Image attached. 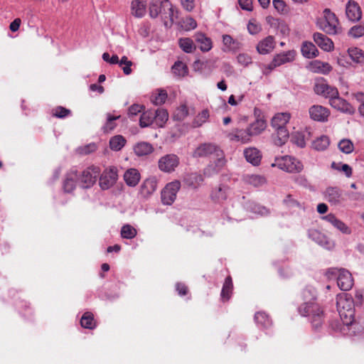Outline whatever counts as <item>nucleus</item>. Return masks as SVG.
Here are the masks:
<instances>
[{"mask_svg":"<svg viewBox=\"0 0 364 364\" xmlns=\"http://www.w3.org/2000/svg\"><path fill=\"white\" fill-rule=\"evenodd\" d=\"M192 156L197 159L209 160L210 163L203 171L204 174L208 176L218 173L227 163L223 151L214 143L199 144L193 151Z\"/></svg>","mask_w":364,"mask_h":364,"instance_id":"1","label":"nucleus"},{"mask_svg":"<svg viewBox=\"0 0 364 364\" xmlns=\"http://www.w3.org/2000/svg\"><path fill=\"white\" fill-rule=\"evenodd\" d=\"M336 306L343 324L346 326H353L354 304L352 297L345 293L338 294Z\"/></svg>","mask_w":364,"mask_h":364,"instance_id":"2","label":"nucleus"},{"mask_svg":"<svg viewBox=\"0 0 364 364\" xmlns=\"http://www.w3.org/2000/svg\"><path fill=\"white\" fill-rule=\"evenodd\" d=\"M300 314L303 316H309L313 326L316 328L320 327L323 320V311L319 305L315 302H306L299 308Z\"/></svg>","mask_w":364,"mask_h":364,"instance_id":"3","label":"nucleus"},{"mask_svg":"<svg viewBox=\"0 0 364 364\" xmlns=\"http://www.w3.org/2000/svg\"><path fill=\"white\" fill-rule=\"evenodd\" d=\"M323 13V17L317 21V25L319 28L330 35H335L339 33V22L335 14L329 9H325Z\"/></svg>","mask_w":364,"mask_h":364,"instance_id":"4","label":"nucleus"},{"mask_svg":"<svg viewBox=\"0 0 364 364\" xmlns=\"http://www.w3.org/2000/svg\"><path fill=\"white\" fill-rule=\"evenodd\" d=\"M326 274L329 279L337 277L338 286L343 291L350 290L353 285L352 275L346 269H329Z\"/></svg>","mask_w":364,"mask_h":364,"instance_id":"5","label":"nucleus"},{"mask_svg":"<svg viewBox=\"0 0 364 364\" xmlns=\"http://www.w3.org/2000/svg\"><path fill=\"white\" fill-rule=\"evenodd\" d=\"M272 166L289 173H299L303 170V164L301 161L290 156H284L277 158Z\"/></svg>","mask_w":364,"mask_h":364,"instance_id":"6","label":"nucleus"},{"mask_svg":"<svg viewBox=\"0 0 364 364\" xmlns=\"http://www.w3.org/2000/svg\"><path fill=\"white\" fill-rule=\"evenodd\" d=\"M100 169L97 166H90L85 169L80 175L78 181L82 188H89L96 182L100 176Z\"/></svg>","mask_w":364,"mask_h":364,"instance_id":"7","label":"nucleus"},{"mask_svg":"<svg viewBox=\"0 0 364 364\" xmlns=\"http://www.w3.org/2000/svg\"><path fill=\"white\" fill-rule=\"evenodd\" d=\"M181 188V183L178 181H174L168 183L161 191V198L164 205H171L176 198V195Z\"/></svg>","mask_w":364,"mask_h":364,"instance_id":"8","label":"nucleus"},{"mask_svg":"<svg viewBox=\"0 0 364 364\" xmlns=\"http://www.w3.org/2000/svg\"><path fill=\"white\" fill-rule=\"evenodd\" d=\"M179 164L180 159L177 155L168 154L159 159L158 167L161 171L170 173L175 171Z\"/></svg>","mask_w":364,"mask_h":364,"instance_id":"9","label":"nucleus"},{"mask_svg":"<svg viewBox=\"0 0 364 364\" xmlns=\"http://www.w3.org/2000/svg\"><path fill=\"white\" fill-rule=\"evenodd\" d=\"M117 178V168L115 167H109L105 170L100 177V186L102 189L107 190L114 186Z\"/></svg>","mask_w":364,"mask_h":364,"instance_id":"10","label":"nucleus"},{"mask_svg":"<svg viewBox=\"0 0 364 364\" xmlns=\"http://www.w3.org/2000/svg\"><path fill=\"white\" fill-rule=\"evenodd\" d=\"M314 91L317 95L324 96L329 98V100L338 95V91L336 87L328 85L324 81H318L315 84Z\"/></svg>","mask_w":364,"mask_h":364,"instance_id":"11","label":"nucleus"},{"mask_svg":"<svg viewBox=\"0 0 364 364\" xmlns=\"http://www.w3.org/2000/svg\"><path fill=\"white\" fill-rule=\"evenodd\" d=\"M330 105L334 109L348 114H353L355 112V108L348 102L342 97H339V94L337 97L330 100Z\"/></svg>","mask_w":364,"mask_h":364,"instance_id":"12","label":"nucleus"},{"mask_svg":"<svg viewBox=\"0 0 364 364\" xmlns=\"http://www.w3.org/2000/svg\"><path fill=\"white\" fill-rule=\"evenodd\" d=\"M158 179L156 176L146 178L141 185L139 194L143 198L149 197L157 188Z\"/></svg>","mask_w":364,"mask_h":364,"instance_id":"13","label":"nucleus"},{"mask_svg":"<svg viewBox=\"0 0 364 364\" xmlns=\"http://www.w3.org/2000/svg\"><path fill=\"white\" fill-rule=\"evenodd\" d=\"M346 14L348 20L358 21L362 17V11L358 4L354 0H349L346 5Z\"/></svg>","mask_w":364,"mask_h":364,"instance_id":"14","label":"nucleus"},{"mask_svg":"<svg viewBox=\"0 0 364 364\" xmlns=\"http://www.w3.org/2000/svg\"><path fill=\"white\" fill-rule=\"evenodd\" d=\"M311 119L317 122H326L330 114L329 110L321 105H313L309 110Z\"/></svg>","mask_w":364,"mask_h":364,"instance_id":"15","label":"nucleus"},{"mask_svg":"<svg viewBox=\"0 0 364 364\" xmlns=\"http://www.w3.org/2000/svg\"><path fill=\"white\" fill-rule=\"evenodd\" d=\"M230 193V190L228 186L220 185L212 191L210 197L213 201L220 203L227 200Z\"/></svg>","mask_w":364,"mask_h":364,"instance_id":"16","label":"nucleus"},{"mask_svg":"<svg viewBox=\"0 0 364 364\" xmlns=\"http://www.w3.org/2000/svg\"><path fill=\"white\" fill-rule=\"evenodd\" d=\"M161 13L162 17L165 19L168 18L170 23H173L174 19L177 18V11L174 10L173 6L169 0H161Z\"/></svg>","mask_w":364,"mask_h":364,"instance_id":"17","label":"nucleus"},{"mask_svg":"<svg viewBox=\"0 0 364 364\" xmlns=\"http://www.w3.org/2000/svg\"><path fill=\"white\" fill-rule=\"evenodd\" d=\"M228 137L231 141L246 144L251 141L252 136L247 128L246 129H235L229 134Z\"/></svg>","mask_w":364,"mask_h":364,"instance_id":"18","label":"nucleus"},{"mask_svg":"<svg viewBox=\"0 0 364 364\" xmlns=\"http://www.w3.org/2000/svg\"><path fill=\"white\" fill-rule=\"evenodd\" d=\"M223 44L222 49L224 52H236L242 47V43L239 41L228 34L223 36Z\"/></svg>","mask_w":364,"mask_h":364,"instance_id":"19","label":"nucleus"},{"mask_svg":"<svg viewBox=\"0 0 364 364\" xmlns=\"http://www.w3.org/2000/svg\"><path fill=\"white\" fill-rule=\"evenodd\" d=\"M314 41L321 49L325 51H331L333 49V41L321 33H315L314 34Z\"/></svg>","mask_w":364,"mask_h":364,"instance_id":"20","label":"nucleus"},{"mask_svg":"<svg viewBox=\"0 0 364 364\" xmlns=\"http://www.w3.org/2000/svg\"><path fill=\"white\" fill-rule=\"evenodd\" d=\"M78 181V173L76 170H70L65 176L63 182L64 191L70 193L76 187V181Z\"/></svg>","mask_w":364,"mask_h":364,"instance_id":"21","label":"nucleus"},{"mask_svg":"<svg viewBox=\"0 0 364 364\" xmlns=\"http://www.w3.org/2000/svg\"><path fill=\"white\" fill-rule=\"evenodd\" d=\"M196 42L198 44L199 48L203 52L209 51L213 47L212 40L203 33H196L194 35Z\"/></svg>","mask_w":364,"mask_h":364,"instance_id":"22","label":"nucleus"},{"mask_svg":"<svg viewBox=\"0 0 364 364\" xmlns=\"http://www.w3.org/2000/svg\"><path fill=\"white\" fill-rule=\"evenodd\" d=\"M141 178L139 171L136 168H129L124 174V180L127 186L131 187L136 186Z\"/></svg>","mask_w":364,"mask_h":364,"instance_id":"23","label":"nucleus"},{"mask_svg":"<svg viewBox=\"0 0 364 364\" xmlns=\"http://www.w3.org/2000/svg\"><path fill=\"white\" fill-rule=\"evenodd\" d=\"M274 47V38L271 36L266 37L257 46V50L259 53L265 55L270 53Z\"/></svg>","mask_w":364,"mask_h":364,"instance_id":"24","label":"nucleus"},{"mask_svg":"<svg viewBox=\"0 0 364 364\" xmlns=\"http://www.w3.org/2000/svg\"><path fill=\"white\" fill-rule=\"evenodd\" d=\"M244 156L246 160L254 166L258 165L260 163L262 158L260 151L255 147L245 149L244 151Z\"/></svg>","mask_w":364,"mask_h":364,"instance_id":"25","label":"nucleus"},{"mask_svg":"<svg viewBox=\"0 0 364 364\" xmlns=\"http://www.w3.org/2000/svg\"><path fill=\"white\" fill-rule=\"evenodd\" d=\"M325 197L329 203L336 205L340 203L342 200V193L337 188L330 187L326 190Z\"/></svg>","mask_w":364,"mask_h":364,"instance_id":"26","label":"nucleus"},{"mask_svg":"<svg viewBox=\"0 0 364 364\" xmlns=\"http://www.w3.org/2000/svg\"><path fill=\"white\" fill-rule=\"evenodd\" d=\"M295 50H291L277 54L273 60L277 66H280L284 63L292 62L295 59Z\"/></svg>","mask_w":364,"mask_h":364,"instance_id":"27","label":"nucleus"},{"mask_svg":"<svg viewBox=\"0 0 364 364\" xmlns=\"http://www.w3.org/2000/svg\"><path fill=\"white\" fill-rule=\"evenodd\" d=\"M311 133L308 130L295 132L291 136V141L300 148L306 146V141L309 139Z\"/></svg>","mask_w":364,"mask_h":364,"instance_id":"28","label":"nucleus"},{"mask_svg":"<svg viewBox=\"0 0 364 364\" xmlns=\"http://www.w3.org/2000/svg\"><path fill=\"white\" fill-rule=\"evenodd\" d=\"M266 127L267 124L264 119H257L250 124L247 128L250 134L254 136L260 134L266 129Z\"/></svg>","mask_w":364,"mask_h":364,"instance_id":"29","label":"nucleus"},{"mask_svg":"<svg viewBox=\"0 0 364 364\" xmlns=\"http://www.w3.org/2000/svg\"><path fill=\"white\" fill-rule=\"evenodd\" d=\"M310 70L314 73L328 74L332 68L328 63L314 60L310 64Z\"/></svg>","mask_w":364,"mask_h":364,"instance_id":"30","label":"nucleus"},{"mask_svg":"<svg viewBox=\"0 0 364 364\" xmlns=\"http://www.w3.org/2000/svg\"><path fill=\"white\" fill-rule=\"evenodd\" d=\"M274 129L276 131V136L274 138V144L277 146H282L289 139V131L286 127L275 128Z\"/></svg>","mask_w":364,"mask_h":364,"instance_id":"31","label":"nucleus"},{"mask_svg":"<svg viewBox=\"0 0 364 364\" xmlns=\"http://www.w3.org/2000/svg\"><path fill=\"white\" fill-rule=\"evenodd\" d=\"M132 13L136 17H142L146 13V1L144 0H133Z\"/></svg>","mask_w":364,"mask_h":364,"instance_id":"32","label":"nucleus"},{"mask_svg":"<svg viewBox=\"0 0 364 364\" xmlns=\"http://www.w3.org/2000/svg\"><path fill=\"white\" fill-rule=\"evenodd\" d=\"M290 119L289 113H278L272 119V126L274 129L286 127Z\"/></svg>","mask_w":364,"mask_h":364,"instance_id":"33","label":"nucleus"},{"mask_svg":"<svg viewBox=\"0 0 364 364\" xmlns=\"http://www.w3.org/2000/svg\"><path fill=\"white\" fill-rule=\"evenodd\" d=\"M302 55L306 58H313L318 55L316 47L311 42H304L301 46Z\"/></svg>","mask_w":364,"mask_h":364,"instance_id":"34","label":"nucleus"},{"mask_svg":"<svg viewBox=\"0 0 364 364\" xmlns=\"http://www.w3.org/2000/svg\"><path fill=\"white\" fill-rule=\"evenodd\" d=\"M204 178L202 174L199 173H192L185 178L187 185L193 188H198L203 181Z\"/></svg>","mask_w":364,"mask_h":364,"instance_id":"35","label":"nucleus"},{"mask_svg":"<svg viewBox=\"0 0 364 364\" xmlns=\"http://www.w3.org/2000/svg\"><path fill=\"white\" fill-rule=\"evenodd\" d=\"M246 183L255 187H259L266 183V178L260 175L247 174L244 177Z\"/></svg>","mask_w":364,"mask_h":364,"instance_id":"36","label":"nucleus"},{"mask_svg":"<svg viewBox=\"0 0 364 364\" xmlns=\"http://www.w3.org/2000/svg\"><path fill=\"white\" fill-rule=\"evenodd\" d=\"M134 151L137 156H142L152 153L154 148L149 143L139 142L134 146Z\"/></svg>","mask_w":364,"mask_h":364,"instance_id":"37","label":"nucleus"},{"mask_svg":"<svg viewBox=\"0 0 364 364\" xmlns=\"http://www.w3.org/2000/svg\"><path fill=\"white\" fill-rule=\"evenodd\" d=\"M179 47L186 53H192L196 50L193 41L189 38H181L178 40Z\"/></svg>","mask_w":364,"mask_h":364,"instance_id":"38","label":"nucleus"},{"mask_svg":"<svg viewBox=\"0 0 364 364\" xmlns=\"http://www.w3.org/2000/svg\"><path fill=\"white\" fill-rule=\"evenodd\" d=\"M348 53L350 59L357 63H364V50L358 48H350Z\"/></svg>","mask_w":364,"mask_h":364,"instance_id":"39","label":"nucleus"},{"mask_svg":"<svg viewBox=\"0 0 364 364\" xmlns=\"http://www.w3.org/2000/svg\"><path fill=\"white\" fill-rule=\"evenodd\" d=\"M126 140L121 135H117L111 138L109 141L110 149L113 151H119L125 145Z\"/></svg>","mask_w":364,"mask_h":364,"instance_id":"40","label":"nucleus"},{"mask_svg":"<svg viewBox=\"0 0 364 364\" xmlns=\"http://www.w3.org/2000/svg\"><path fill=\"white\" fill-rule=\"evenodd\" d=\"M154 119V113L151 110L144 112L140 117L139 125L141 127H146L151 125Z\"/></svg>","mask_w":364,"mask_h":364,"instance_id":"41","label":"nucleus"},{"mask_svg":"<svg viewBox=\"0 0 364 364\" xmlns=\"http://www.w3.org/2000/svg\"><path fill=\"white\" fill-rule=\"evenodd\" d=\"M232 289V282L230 277H228L223 284L221 291V297L223 300H228L230 298Z\"/></svg>","mask_w":364,"mask_h":364,"instance_id":"42","label":"nucleus"},{"mask_svg":"<svg viewBox=\"0 0 364 364\" xmlns=\"http://www.w3.org/2000/svg\"><path fill=\"white\" fill-rule=\"evenodd\" d=\"M137 234L136 230L131 225L126 224L122 227L121 236L124 239H133Z\"/></svg>","mask_w":364,"mask_h":364,"instance_id":"43","label":"nucleus"},{"mask_svg":"<svg viewBox=\"0 0 364 364\" xmlns=\"http://www.w3.org/2000/svg\"><path fill=\"white\" fill-rule=\"evenodd\" d=\"M154 119L159 126L163 127L168 118V114L164 109H157L154 112Z\"/></svg>","mask_w":364,"mask_h":364,"instance_id":"44","label":"nucleus"},{"mask_svg":"<svg viewBox=\"0 0 364 364\" xmlns=\"http://www.w3.org/2000/svg\"><path fill=\"white\" fill-rule=\"evenodd\" d=\"M107 122L102 127L105 132H109L112 131L117 126L115 121L120 117V115L114 116L110 113L106 114Z\"/></svg>","mask_w":364,"mask_h":364,"instance_id":"45","label":"nucleus"},{"mask_svg":"<svg viewBox=\"0 0 364 364\" xmlns=\"http://www.w3.org/2000/svg\"><path fill=\"white\" fill-rule=\"evenodd\" d=\"M82 327L85 328L92 329L95 326L93 315L90 312H85L80 320Z\"/></svg>","mask_w":364,"mask_h":364,"instance_id":"46","label":"nucleus"},{"mask_svg":"<svg viewBox=\"0 0 364 364\" xmlns=\"http://www.w3.org/2000/svg\"><path fill=\"white\" fill-rule=\"evenodd\" d=\"M172 72L177 77H183L188 73V68L183 63L178 61L172 66Z\"/></svg>","mask_w":364,"mask_h":364,"instance_id":"47","label":"nucleus"},{"mask_svg":"<svg viewBox=\"0 0 364 364\" xmlns=\"http://www.w3.org/2000/svg\"><path fill=\"white\" fill-rule=\"evenodd\" d=\"M329 145V139L326 136H321L313 141L312 146L318 151L325 150Z\"/></svg>","mask_w":364,"mask_h":364,"instance_id":"48","label":"nucleus"},{"mask_svg":"<svg viewBox=\"0 0 364 364\" xmlns=\"http://www.w3.org/2000/svg\"><path fill=\"white\" fill-rule=\"evenodd\" d=\"M255 320L256 323L264 328H268L271 326L272 321L269 316L264 312H257L255 315Z\"/></svg>","mask_w":364,"mask_h":364,"instance_id":"49","label":"nucleus"},{"mask_svg":"<svg viewBox=\"0 0 364 364\" xmlns=\"http://www.w3.org/2000/svg\"><path fill=\"white\" fill-rule=\"evenodd\" d=\"M209 111L203 109L201 112L198 113L193 122L194 127H199L202 126L209 118Z\"/></svg>","mask_w":364,"mask_h":364,"instance_id":"50","label":"nucleus"},{"mask_svg":"<svg viewBox=\"0 0 364 364\" xmlns=\"http://www.w3.org/2000/svg\"><path fill=\"white\" fill-rule=\"evenodd\" d=\"M167 92L164 90H159L156 94H154L151 97V102L156 105L164 104L167 99Z\"/></svg>","mask_w":364,"mask_h":364,"instance_id":"51","label":"nucleus"},{"mask_svg":"<svg viewBox=\"0 0 364 364\" xmlns=\"http://www.w3.org/2000/svg\"><path fill=\"white\" fill-rule=\"evenodd\" d=\"M161 0H151L149 5V15L151 18H156L161 13Z\"/></svg>","mask_w":364,"mask_h":364,"instance_id":"52","label":"nucleus"},{"mask_svg":"<svg viewBox=\"0 0 364 364\" xmlns=\"http://www.w3.org/2000/svg\"><path fill=\"white\" fill-rule=\"evenodd\" d=\"M338 148L345 154H350L354 149V146L350 139H343L339 141Z\"/></svg>","mask_w":364,"mask_h":364,"instance_id":"53","label":"nucleus"},{"mask_svg":"<svg viewBox=\"0 0 364 364\" xmlns=\"http://www.w3.org/2000/svg\"><path fill=\"white\" fill-rule=\"evenodd\" d=\"M181 25L182 28L185 31H191L197 27V23L196 20L191 16H188L183 19Z\"/></svg>","mask_w":364,"mask_h":364,"instance_id":"54","label":"nucleus"},{"mask_svg":"<svg viewBox=\"0 0 364 364\" xmlns=\"http://www.w3.org/2000/svg\"><path fill=\"white\" fill-rule=\"evenodd\" d=\"M353 95L356 101L359 103L358 107V112L360 117L364 118V92H358L354 93Z\"/></svg>","mask_w":364,"mask_h":364,"instance_id":"55","label":"nucleus"},{"mask_svg":"<svg viewBox=\"0 0 364 364\" xmlns=\"http://www.w3.org/2000/svg\"><path fill=\"white\" fill-rule=\"evenodd\" d=\"M132 65V62L128 59L127 56H123L119 62V66L122 68L124 73L127 75L132 73L131 66Z\"/></svg>","mask_w":364,"mask_h":364,"instance_id":"56","label":"nucleus"},{"mask_svg":"<svg viewBox=\"0 0 364 364\" xmlns=\"http://www.w3.org/2000/svg\"><path fill=\"white\" fill-rule=\"evenodd\" d=\"M348 35L354 38L364 36V26L356 25L353 26L348 31Z\"/></svg>","mask_w":364,"mask_h":364,"instance_id":"57","label":"nucleus"},{"mask_svg":"<svg viewBox=\"0 0 364 364\" xmlns=\"http://www.w3.org/2000/svg\"><path fill=\"white\" fill-rule=\"evenodd\" d=\"M188 114V110L186 105L179 107L176 111L173 117L175 119L181 121L184 119Z\"/></svg>","mask_w":364,"mask_h":364,"instance_id":"58","label":"nucleus"},{"mask_svg":"<svg viewBox=\"0 0 364 364\" xmlns=\"http://www.w3.org/2000/svg\"><path fill=\"white\" fill-rule=\"evenodd\" d=\"M70 114V110L63 107H57L53 110V115L58 118H64Z\"/></svg>","mask_w":364,"mask_h":364,"instance_id":"59","label":"nucleus"},{"mask_svg":"<svg viewBox=\"0 0 364 364\" xmlns=\"http://www.w3.org/2000/svg\"><path fill=\"white\" fill-rule=\"evenodd\" d=\"M247 30L250 34L255 35L260 32L262 28L256 21H250L247 25Z\"/></svg>","mask_w":364,"mask_h":364,"instance_id":"60","label":"nucleus"},{"mask_svg":"<svg viewBox=\"0 0 364 364\" xmlns=\"http://www.w3.org/2000/svg\"><path fill=\"white\" fill-rule=\"evenodd\" d=\"M96 150V145L94 143L77 148V151L80 154H89Z\"/></svg>","mask_w":364,"mask_h":364,"instance_id":"61","label":"nucleus"},{"mask_svg":"<svg viewBox=\"0 0 364 364\" xmlns=\"http://www.w3.org/2000/svg\"><path fill=\"white\" fill-rule=\"evenodd\" d=\"M237 60L239 64L243 66H247L251 64L252 60L250 55L247 53H240L237 56Z\"/></svg>","mask_w":364,"mask_h":364,"instance_id":"62","label":"nucleus"},{"mask_svg":"<svg viewBox=\"0 0 364 364\" xmlns=\"http://www.w3.org/2000/svg\"><path fill=\"white\" fill-rule=\"evenodd\" d=\"M180 4L182 8L188 12L193 11L196 7L195 0H180Z\"/></svg>","mask_w":364,"mask_h":364,"instance_id":"63","label":"nucleus"},{"mask_svg":"<svg viewBox=\"0 0 364 364\" xmlns=\"http://www.w3.org/2000/svg\"><path fill=\"white\" fill-rule=\"evenodd\" d=\"M272 4L274 8L279 13L287 11V5L283 0H273Z\"/></svg>","mask_w":364,"mask_h":364,"instance_id":"64","label":"nucleus"}]
</instances>
